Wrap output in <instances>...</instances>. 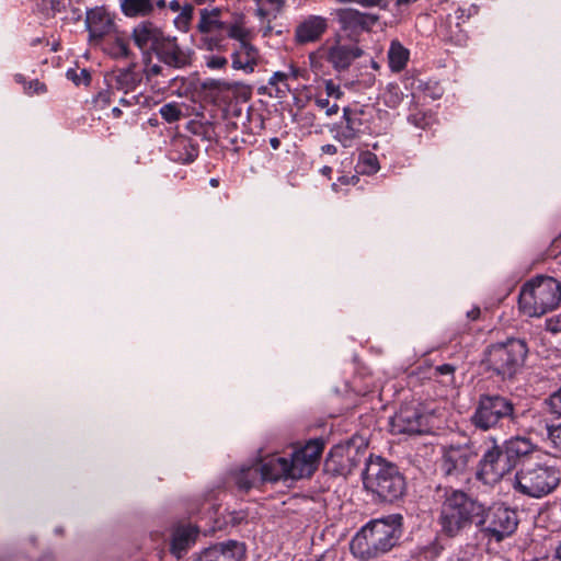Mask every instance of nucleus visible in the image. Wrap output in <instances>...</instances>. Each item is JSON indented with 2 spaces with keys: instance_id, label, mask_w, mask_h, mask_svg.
<instances>
[{
  "instance_id": "obj_1",
  "label": "nucleus",
  "mask_w": 561,
  "mask_h": 561,
  "mask_svg": "<svg viewBox=\"0 0 561 561\" xmlns=\"http://www.w3.org/2000/svg\"><path fill=\"white\" fill-rule=\"evenodd\" d=\"M402 520L400 514L370 520L351 540V552L364 561L387 553L399 542Z\"/></svg>"
},
{
  "instance_id": "obj_2",
  "label": "nucleus",
  "mask_w": 561,
  "mask_h": 561,
  "mask_svg": "<svg viewBox=\"0 0 561 561\" xmlns=\"http://www.w3.org/2000/svg\"><path fill=\"white\" fill-rule=\"evenodd\" d=\"M483 511L485 505L466 492L445 489L437 519L440 533L448 538L461 536L473 524L479 526Z\"/></svg>"
},
{
  "instance_id": "obj_3",
  "label": "nucleus",
  "mask_w": 561,
  "mask_h": 561,
  "mask_svg": "<svg viewBox=\"0 0 561 561\" xmlns=\"http://www.w3.org/2000/svg\"><path fill=\"white\" fill-rule=\"evenodd\" d=\"M561 301V284L550 276L539 275L526 282L519 291L518 306L528 317H541L554 310Z\"/></svg>"
},
{
  "instance_id": "obj_4",
  "label": "nucleus",
  "mask_w": 561,
  "mask_h": 561,
  "mask_svg": "<svg viewBox=\"0 0 561 561\" xmlns=\"http://www.w3.org/2000/svg\"><path fill=\"white\" fill-rule=\"evenodd\" d=\"M363 483L367 491L381 501L393 502L405 492V480L397 466L381 457H370L363 472Z\"/></svg>"
},
{
  "instance_id": "obj_5",
  "label": "nucleus",
  "mask_w": 561,
  "mask_h": 561,
  "mask_svg": "<svg viewBox=\"0 0 561 561\" xmlns=\"http://www.w3.org/2000/svg\"><path fill=\"white\" fill-rule=\"evenodd\" d=\"M560 479V471L554 466L524 460L515 473L513 488L520 494L539 499L553 492Z\"/></svg>"
},
{
  "instance_id": "obj_6",
  "label": "nucleus",
  "mask_w": 561,
  "mask_h": 561,
  "mask_svg": "<svg viewBox=\"0 0 561 561\" xmlns=\"http://www.w3.org/2000/svg\"><path fill=\"white\" fill-rule=\"evenodd\" d=\"M527 354L528 347L524 340L508 339L504 343L490 345L484 351L482 363L503 379L513 378L523 367Z\"/></svg>"
},
{
  "instance_id": "obj_7",
  "label": "nucleus",
  "mask_w": 561,
  "mask_h": 561,
  "mask_svg": "<svg viewBox=\"0 0 561 561\" xmlns=\"http://www.w3.org/2000/svg\"><path fill=\"white\" fill-rule=\"evenodd\" d=\"M470 421L476 428L489 431L505 424L516 425L518 414L511 399L501 394H481Z\"/></svg>"
},
{
  "instance_id": "obj_8",
  "label": "nucleus",
  "mask_w": 561,
  "mask_h": 561,
  "mask_svg": "<svg viewBox=\"0 0 561 561\" xmlns=\"http://www.w3.org/2000/svg\"><path fill=\"white\" fill-rule=\"evenodd\" d=\"M479 456V447L471 438L453 442L442 447L439 469L442 474L450 481H459L466 477L471 463Z\"/></svg>"
},
{
  "instance_id": "obj_9",
  "label": "nucleus",
  "mask_w": 561,
  "mask_h": 561,
  "mask_svg": "<svg viewBox=\"0 0 561 561\" xmlns=\"http://www.w3.org/2000/svg\"><path fill=\"white\" fill-rule=\"evenodd\" d=\"M482 522H479V530L489 540L502 541L514 534L518 525V515L515 510L506 506H497L482 513Z\"/></svg>"
},
{
  "instance_id": "obj_10",
  "label": "nucleus",
  "mask_w": 561,
  "mask_h": 561,
  "mask_svg": "<svg viewBox=\"0 0 561 561\" xmlns=\"http://www.w3.org/2000/svg\"><path fill=\"white\" fill-rule=\"evenodd\" d=\"M323 448L324 442L316 438L295 449L290 458H287L290 480L310 478L318 468Z\"/></svg>"
},
{
  "instance_id": "obj_11",
  "label": "nucleus",
  "mask_w": 561,
  "mask_h": 561,
  "mask_svg": "<svg viewBox=\"0 0 561 561\" xmlns=\"http://www.w3.org/2000/svg\"><path fill=\"white\" fill-rule=\"evenodd\" d=\"M512 469L503 448L493 440L479 460L476 478L485 485H494Z\"/></svg>"
},
{
  "instance_id": "obj_12",
  "label": "nucleus",
  "mask_w": 561,
  "mask_h": 561,
  "mask_svg": "<svg viewBox=\"0 0 561 561\" xmlns=\"http://www.w3.org/2000/svg\"><path fill=\"white\" fill-rule=\"evenodd\" d=\"M431 415L413 405H403L391 419L390 427L393 434L422 435L431 431Z\"/></svg>"
},
{
  "instance_id": "obj_13",
  "label": "nucleus",
  "mask_w": 561,
  "mask_h": 561,
  "mask_svg": "<svg viewBox=\"0 0 561 561\" xmlns=\"http://www.w3.org/2000/svg\"><path fill=\"white\" fill-rule=\"evenodd\" d=\"M362 115L363 111L360 110L344 107L342 121L332 127L331 130L334 131V139L344 148L352 147L362 135Z\"/></svg>"
},
{
  "instance_id": "obj_14",
  "label": "nucleus",
  "mask_w": 561,
  "mask_h": 561,
  "mask_svg": "<svg viewBox=\"0 0 561 561\" xmlns=\"http://www.w3.org/2000/svg\"><path fill=\"white\" fill-rule=\"evenodd\" d=\"M245 547L236 540L210 546L193 557V561H243Z\"/></svg>"
},
{
  "instance_id": "obj_15",
  "label": "nucleus",
  "mask_w": 561,
  "mask_h": 561,
  "mask_svg": "<svg viewBox=\"0 0 561 561\" xmlns=\"http://www.w3.org/2000/svg\"><path fill=\"white\" fill-rule=\"evenodd\" d=\"M158 59L172 68H184L191 64V53L178 43L175 36L163 35L157 50Z\"/></svg>"
},
{
  "instance_id": "obj_16",
  "label": "nucleus",
  "mask_w": 561,
  "mask_h": 561,
  "mask_svg": "<svg viewBox=\"0 0 561 561\" xmlns=\"http://www.w3.org/2000/svg\"><path fill=\"white\" fill-rule=\"evenodd\" d=\"M502 448L512 468L517 463L520 466L524 460H533L529 457L537 450V446L529 438L522 436L505 440Z\"/></svg>"
},
{
  "instance_id": "obj_17",
  "label": "nucleus",
  "mask_w": 561,
  "mask_h": 561,
  "mask_svg": "<svg viewBox=\"0 0 561 561\" xmlns=\"http://www.w3.org/2000/svg\"><path fill=\"white\" fill-rule=\"evenodd\" d=\"M163 35L162 30L151 22H141L133 31V39L144 53H154Z\"/></svg>"
},
{
  "instance_id": "obj_18",
  "label": "nucleus",
  "mask_w": 561,
  "mask_h": 561,
  "mask_svg": "<svg viewBox=\"0 0 561 561\" xmlns=\"http://www.w3.org/2000/svg\"><path fill=\"white\" fill-rule=\"evenodd\" d=\"M328 20L320 15H309L295 31V38L299 44L312 43L325 33Z\"/></svg>"
},
{
  "instance_id": "obj_19",
  "label": "nucleus",
  "mask_w": 561,
  "mask_h": 561,
  "mask_svg": "<svg viewBox=\"0 0 561 561\" xmlns=\"http://www.w3.org/2000/svg\"><path fill=\"white\" fill-rule=\"evenodd\" d=\"M231 60V66L234 70H243L247 73H251L257 65L259 51L251 42H242L233 48Z\"/></svg>"
},
{
  "instance_id": "obj_20",
  "label": "nucleus",
  "mask_w": 561,
  "mask_h": 561,
  "mask_svg": "<svg viewBox=\"0 0 561 561\" xmlns=\"http://www.w3.org/2000/svg\"><path fill=\"white\" fill-rule=\"evenodd\" d=\"M264 482H276L279 480H290L287 458L279 456H267L257 463Z\"/></svg>"
},
{
  "instance_id": "obj_21",
  "label": "nucleus",
  "mask_w": 561,
  "mask_h": 561,
  "mask_svg": "<svg viewBox=\"0 0 561 561\" xmlns=\"http://www.w3.org/2000/svg\"><path fill=\"white\" fill-rule=\"evenodd\" d=\"M362 55L363 50L358 46L336 44L329 48L328 61L334 69L345 70Z\"/></svg>"
},
{
  "instance_id": "obj_22",
  "label": "nucleus",
  "mask_w": 561,
  "mask_h": 561,
  "mask_svg": "<svg viewBox=\"0 0 561 561\" xmlns=\"http://www.w3.org/2000/svg\"><path fill=\"white\" fill-rule=\"evenodd\" d=\"M105 82L115 93L123 92L124 94H129L136 90L139 79L130 68H127L106 75Z\"/></svg>"
},
{
  "instance_id": "obj_23",
  "label": "nucleus",
  "mask_w": 561,
  "mask_h": 561,
  "mask_svg": "<svg viewBox=\"0 0 561 561\" xmlns=\"http://www.w3.org/2000/svg\"><path fill=\"white\" fill-rule=\"evenodd\" d=\"M85 23L91 41H99L113 27L111 16L103 9H94L87 13Z\"/></svg>"
},
{
  "instance_id": "obj_24",
  "label": "nucleus",
  "mask_w": 561,
  "mask_h": 561,
  "mask_svg": "<svg viewBox=\"0 0 561 561\" xmlns=\"http://www.w3.org/2000/svg\"><path fill=\"white\" fill-rule=\"evenodd\" d=\"M337 15L344 27L352 30H369L378 21L377 15L363 13L355 9H341Z\"/></svg>"
},
{
  "instance_id": "obj_25",
  "label": "nucleus",
  "mask_w": 561,
  "mask_h": 561,
  "mask_svg": "<svg viewBox=\"0 0 561 561\" xmlns=\"http://www.w3.org/2000/svg\"><path fill=\"white\" fill-rule=\"evenodd\" d=\"M221 9L204 8L199 11V20L196 30L201 34L221 32L226 28V23L221 21Z\"/></svg>"
},
{
  "instance_id": "obj_26",
  "label": "nucleus",
  "mask_w": 561,
  "mask_h": 561,
  "mask_svg": "<svg viewBox=\"0 0 561 561\" xmlns=\"http://www.w3.org/2000/svg\"><path fill=\"white\" fill-rule=\"evenodd\" d=\"M170 150V158L180 163H191L193 162L197 154L198 149L192 144V141L183 136H179L172 139Z\"/></svg>"
},
{
  "instance_id": "obj_27",
  "label": "nucleus",
  "mask_w": 561,
  "mask_h": 561,
  "mask_svg": "<svg viewBox=\"0 0 561 561\" xmlns=\"http://www.w3.org/2000/svg\"><path fill=\"white\" fill-rule=\"evenodd\" d=\"M197 530L192 526L178 527L172 537L171 551L178 558L195 542Z\"/></svg>"
},
{
  "instance_id": "obj_28",
  "label": "nucleus",
  "mask_w": 561,
  "mask_h": 561,
  "mask_svg": "<svg viewBox=\"0 0 561 561\" xmlns=\"http://www.w3.org/2000/svg\"><path fill=\"white\" fill-rule=\"evenodd\" d=\"M236 485L242 491H249L259 483L264 482L260 467L257 463L241 468L233 474Z\"/></svg>"
},
{
  "instance_id": "obj_29",
  "label": "nucleus",
  "mask_w": 561,
  "mask_h": 561,
  "mask_svg": "<svg viewBox=\"0 0 561 561\" xmlns=\"http://www.w3.org/2000/svg\"><path fill=\"white\" fill-rule=\"evenodd\" d=\"M409 60V50L399 42L393 41L388 50L389 67L393 72H400L407 66Z\"/></svg>"
},
{
  "instance_id": "obj_30",
  "label": "nucleus",
  "mask_w": 561,
  "mask_h": 561,
  "mask_svg": "<svg viewBox=\"0 0 561 561\" xmlns=\"http://www.w3.org/2000/svg\"><path fill=\"white\" fill-rule=\"evenodd\" d=\"M121 7L127 16H147L153 11V0H122Z\"/></svg>"
},
{
  "instance_id": "obj_31",
  "label": "nucleus",
  "mask_w": 561,
  "mask_h": 561,
  "mask_svg": "<svg viewBox=\"0 0 561 561\" xmlns=\"http://www.w3.org/2000/svg\"><path fill=\"white\" fill-rule=\"evenodd\" d=\"M199 48L207 51H225L224 37L214 33L201 34Z\"/></svg>"
},
{
  "instance_id": "obj_32",
  "label": "nucleus",
  "mask_w": 561,
  "mask_h": 561,
  "mask_svg": "<svg viewBox=\"0 0 561 561\" xmlns=\"http://www.w3.org/2000/svg\"><path fill=\"white\" fill-rule=\"evenodd\" d=\"M358 167L363 174H374L380 169L377 156L370 151L363 152L359 156Z\"/></svg>"
},
{
  "instance_id": "obj_33",
  "label": "nucleus",
  "mask_w": 561,
  "mask_h": 561,
  "mask_svg": "<svg viewBox=\"0 0 561 561\" xmlns=\"http://www.w3.org/2000/svg\"><path fill=\"white\" fill-rule=\"evenodd\" d=\"M179 12L180 14L175 18L174 24L179 30L188 32L193 20L194 7L191 3L185 2Z\"/></svg>"
},
{
  "instance_id": "obj_34",
  "label": "nucleus",
  "mask_w": 561,
  "mask_h": 561,
  "mask_svg": "<svg viewBox=\"0 0 561 561\" xmlns=\"http://www.w3.org/2000/svg\"><path fill=\"white\" fill-rule=\"evenodd\" d=\"M106 50L114 58H127L129 56L128 43L118 36H115L111 42H108Z\"/></svg>"
},
{
  "instance_id": "obj_35",
  "label": "nucleus",
  "mask_w": 561,
  "mask_h": 561,
  "mask_svg": "<svg viewBox=\"0 0 561 561\" xmlns=\"http://www.w3.org/2000/svg\"><path fill=\"white\" fill-rule=\"evenodd\" d=\"M543 428L546 430L547 437L552 446L561 450V419L554 422H545Z\"/></svg>"
},
{
  "instance_id": "obj_36",
  "label": "nucleus",
  "mask_w": 561,
  "mask_h": 561,
  "mask_svg": "<svg viewBox=\"0 0 561 561\" xmlns=\"http://www.w3.org/2000/svg\"><path fill=\"white\" fill-rule=\"evenodd\" d=\"M159 113L168 123L178 122L183 116L182 107L175 102L164 104L160 107Z\"/></svg>"
},
{
  "instance_id": "obj_37",
  "label": "nucleus",
  "mask_w": 561,
  "mask_h": 561,
  "mask_svg": "<svg viewBox=\"0 0 561 561\" xmlns=\"http://www.w3.org/2000/svg\"><path fill=\"white\" fill-rule=\"evenodd\" d=\"M227 34L230 38L236 39L238 44L242 42H250V32L243 27L240 23H233L231 25L226 24Z\"/></svg>"
},
{
  "instance_id": "obj_38",
  "label": "nucleus",
  "mask_w": 561,
  "mask_h": 561,
  "mask_svg": "<svg viewBox=\"0 0 561 561\" xmlns=\"http://www.w3.org/2000/svg\"><path fill=\"white\" fill-rule=\"evenodd\" d=\"M116 98V93L113 89L106 85V89L100 91L93 99V104L99 110L106 108L113 99Z\"/></svg>"
},
{
  "instance_id": "obj_39",
  "label": "nucleus",
  "mask_w": 561,
  "mask_h": 561,
  "mask_svg": "<svg viewBox=\"0 0 561 561\" xmlns=\"http://www.w3.org/2000/svg\"><path fill=\"white\" fill-rule=\"evenodd\" d=\"M402 95L403 94L398 85L390 84L383 94V101L386 105L394 108L400 104Z\"/></svg>"
},
{
  "instance_id": "obj_40",
  "label": "nucleus",
  "mask_w": 561,
  "mask_h": 561,
  "mask_svg": "<svg viewBox=\"0 0 561 561\" xmlns=\"http://www.w3.org/2000/svg\"><path fill=\"white\" fill-rule=\"evenodd\" d=\"M409 122L417 128L425 129L431 126L433 117L426 113L417 112L409 116Z\"/></svg>"
},
{
  "instance_id": "obj_41",
  "label": "nucleus",
  "mask_w": 561,
  "mask_h": 561,
  "mask_svg": "<svg viewBox=\"0 0 561 561\" xmlns=\"http://www.w3.org/2000/svg\"><path fill=\"white\" fill-rule=\"evenodd\" d=\"M67 78L72 80L77 85H88L91 81V75L87 69H81L80 72H77L76 70H68Z\"/></svg>"
},
{
  "instance_id": "obj_42",
  "label": "nucleus",
  "mask_w": 561,
  "mask_h": 561,
  "mask_svg": "<svg viewBox=\"0 0 561 561\" xmlns=\"http://www.w3.org/2000/svg\"><path fill=\"white\" fill-rule=\"evenodd\" d=\"M228 65V59L224 56L211 55L206 57V66L209 69H224Z\"/></svg>"
},
{
  "instance_id": "obj_43",
  "label": "nucleus",
  "mask_w": 561,
  "mask_h": 561,
  "mask_svg": "<svg viewBox=\"0 0 561 561\" xmlns=\"http://www.w3.org/2000/svg\"><path fill=\"white\" fill-rule=\"evenodd\" d=\"M24 91L27 95L32 96L35 94L45 93L47 91V88L44 83L39 82L38 80H33L24 87Z\"/></svg>"
},
{
  "instance_id": "obj_44",
  "label": "nucleus",
  "mask_w": 561,
  "mask_h": 561,
  "mask_svg": "<svg viewBox=\"0 0 561 561\" xmlns=\"http://www.w3.org/2000/svg\"><path fill=\"white\" fill-rule=\"evenodd\" d=\"M316 104L320 108H325V114L328 116H332V115H334V114H336L339 112V105L337 104H332L330 106V102H329L328 99L317 98L316 99Z\"/></svg>"
},
{
  "instance_id": "obj_45",
  "label": "nucleus",
  "mask_w": 561,
  "mask_h": 561,
  "mask_svg": "<svg viewBox=\"0 0 561 561\" xmlns=\"http://www.w3.org/2000/svg\"><path fill=\"white\" fill-rule=\"evenodd\" d=\"M549 405L551 411L561 416V386L558 391L549 397Z\"/></svg>"
},
{
  "instance_id": "obj_46",
  "label": "nucleus",
  "mask_w": 561,
  "mask_h": 561,
  "mask_svg": "<svg viewBox=\"0 0 561 561\" xmlns=\"http://www.w3.org/2000/svg\"><path fill=\"white\" fill-rule=\"evenodd\" d=\"M127 95L128 94H124L123 96L118 98V103L122 104L123 106L130 107V106H134V105L140 103L141 95H131V96H127Z\"/></svg>"
},
{
  "instance_id": "obj_47",
  "label": "nucleus",
  "mask_w": 561,
  "mask_h": 561,
  "mask_svg": "<svg viewBox=\"0 0 561 561\" xmlns=\"http://www.w3.org/2000/svg\"><path fill=\"white\" fill-rule=\"evenodd\" d=\"M546 329L552 333L561 332V318H550L546 321Z\"/></svg>"
},
{
  "instance_id": "obj_48",
  "label": "nucleus",
  "mask_w": 561,
  "mask_h": 561,
  "mask_svg": "<svg viewBox=\"0 0 561 561\" xmlns=\"http://www.w3.org/2000/svg\"><path fill=\"white\" fill-rule=\"evenodd\" d=\"M289 75L285 72H274L273 76L268 80L270 85H277L278 83L285 82L288 79Z\"/></svg>"
},
{
  "instance_id": "obj_49",
  "label": "nucleus",
  "mask_w": 561,
  "mask_h": 561,
  "mask_svg": "<svg viewBox=\"0 0 561 561\" xmlns=\"http://www.w3.org/2000/svg\"><path fill=\"white\" fill-rule=\"evenodd\" d=\"M162 72V67L158 64L147 65L145 69L146 77L148 79L156 77Z\"/></svg>"
},
{
  "instance_id": "obj_50",
  "label": "nucleus",
  "mask_w": 561,
  "mask_h": 561,
  "mask_svg": "<svg viewBox=\"0 0 561 561\" xmlns=\"http://www.w3.org/2000/svg\"><path fill=\"white\" fill-rule=\"evenodd\" d=\"M254 1L257 3V5L270 4L271 7H273L276 10L282 9V7L284 5V2H285V0H254Z\"/></svg>"
},
{
  "instance_id": "obj_51",
  "label": "nucleus",
  "mask_w": 561,
  "mask_h": 561,
  "mask_svg": "<svg viewBox=\"0 0 561 561\" xmlns=\"http://www.w3.org/2000/svg\"><path fill=\"white\" fill-rule=\"evenodd\" d=\"M325 90L328 95H334L335 98H340L342 92L340 91V88L335 85L332 81H328L325 83Z\"/></svg>"
},
{
  "instance_id": "obj_52",
  "label": "nucleus",
  "mask_w": 561,
  "mask_h": 561,
  "mask_svg": "<svg viewBox=\"0 0 561 561\" xmlns=\"http://www.w3.org/2000/svg\"><path fill=\"white\" fill-rule=\"evenodd\" d=\"M455 366L450 364H443L435 368V371L439 375H453L455 373Z\"/></svg>"
},
{
  "instance_id": "obj_53",
  "label": "nucleus",
  "mask_w": 561,
  "mask_h": 561,
  "mask_svg": "<svg viewBox=\"0 0 561 561\" xmlns=\"http://www.w3.org/2000/svg\"><path fill=\"white\" fill-rule=\"evenodd\" d=\"M469 16H470V12L467 13L465 9L459 8L455 12V18L457 20L456 26L459 27L460 24L466 21V19H469Z\"/></svg>"
},
{
  "instance_id": "obj_54",
  "label": "nucleus",
  "mask_w": 561,
  "mask_h": 561,
  "mask_svg": "<svg viewBox=\"0 0 561 561\" xmlns=\"http://www.w3.org/2000/svg\"><path fill=\"white\" fill-rule=\"evenodd\" d=\"M383 0H348L347 2H356V3H359L363 7L369 8V7L380 5V3Z\"/></svg>"
},
{
  "instance_id": "obj_55",
  "label": "nucleus",
  "mask_w": 561,
  "mask_h": 561,
  "mask_svg": "<svg viewBox=\"0 0 561 561\" xmlns=\"http://www.w3.org/2000/svg\"><path fill=\"white\" fill-rule=\"evenodd\" d=\"M321 151L325 154H335L337 152V149L334 145L332 144H327L324 146L321 147Z\"/></svg>"
},
{
  "instance_id": "obj_56",
  "label": "nucleus",
  "mask_w": 561,
  "mask_h": 561,
  "mask_svg": "<svg viewBox=\"0 0 561 561\" xmlns=\"http://www.w3.org/2000/svg\"><path fill=\"white\" fill-rule=\"evenodd\" d=\"M169 8L173 12H179L183 8V4H181L179 0H172L169 2Z\"/></svg>"
},
{
  "instance_id": "obj_57",
  "label": "nucleus",
  "mask_w": 561,
  "mask_h": 561,
  "mask_svg": "<svg viewBox=\"0 0 561 561\" xmlns=\"http://www.w3.org/2000/svg\"><path fill=\"white\" fill-rule=\"evenodd\" d=\"M456 43L461 44L466 39V35L462 30H459L455 35L450 36Z\"/></svg>"
},
{
  "instance_id": "obj_58",
  "label": "nucleus",
  "mask_w": 561,
  "mask_h": 561,
  "mask_svg": "<svg viewBox=\"0 0 561 561\" xmlns=\"http://www.w3.org/2000/svg\"><path fill=\"white\" fill-rule=\"evenodd\" d=\"M467 316L471 319V320H477L480 316V309L479 308H473L472 310H470Z\"/></svg>"
},
{
  "instance_id": "obj_59",
  "label": "nucleus",
  "mask_w": 561,
  "mask_h": 561,
  "mask_svg": "<svg viewBox=\"0 0 561 561\" xmlns=\"http://www.w3.org/2000/svg\"><path fill=\"white\" fill-rule=\"evenodd\" d=\"M270 145L272 146L273 149H278L280 141L278 138L274 137L270 139Z\"/></svg>"
},
{
  "instance_id": "obj_60",
  "label": "nucleus",
  "mask_w": 561,
  "mask_h": 561,
  "mask_svg": "<svg viewBox=\"0 0 561 561\" xmlns=\"http://www.w3.org/2000/svg\"><path fill=\"white\" fill-rule=\"evenodd\" d=\"M256 14L261 18H265L267 12L266 10L263 8V5H259V8L256 9Z\"/></svg>"
},
{
  "instance_id": "obj_61",
  "label": "nucleus",
  "mask_w": 561,
  "mask_h": 561,
  "mask_svg": "<svg viewBox=\"0 0 561 561\" xmlns=\"http://www.w3.org/2000/svg\"><path fill=\"white\" fill-rule=\"evenodd\" d=\"M157 5L159 9L165 8L167 3L165 0H153V5Z\"/></svg>"
},
{
  "instance_id": "obj_62",
  "label": "nucleus",
  "mask_w": 561,
  "mask_h": 561,
  "mask_svg": "<svg viewBox=\"0 0 561 561\" xmlns=\"http://www.w3.org/2000/svg\"><path fill=\"white\" fill-rule=\"evenodd\" d=\"M112 113H113V116L116 117V118L122 115V111H121L119 107H113L112 108Z\"/></svg>"
},
{
  "instance_id": "obj_63",
  "label": "nucleus",
  "mask_w": 561,
  "mask_h": 561,
  "mask_svg": "<svg viewBox=\"0 0 561 561\" xmlns=\"http://www.w3.org/2000/svg\"><path fill=\"white\" fill-rule=\"evenodd\" d=\"M15 80H16L19 83L24 84V87H25V85H27V83L25 82V80H24V78H23V76H22V75H16V76H15Z\"/></svg>"
},
{
  "instance_id": "obj_64",
  "label": "nucleus",
  "mask_w": 561,
  "mask_h": 561,
  "mask_svg": "<svg viewBox=\"0 0 561 561\" xmlns=\"http://www.w3.org/2000/svg\"><path fill=\"white\" fill-rule=\"evenodd\" d=\"M209 184L213 186V187H218L219 185V180L218 179H210L209 181Z\"/></svg>"
}]
</instances>
